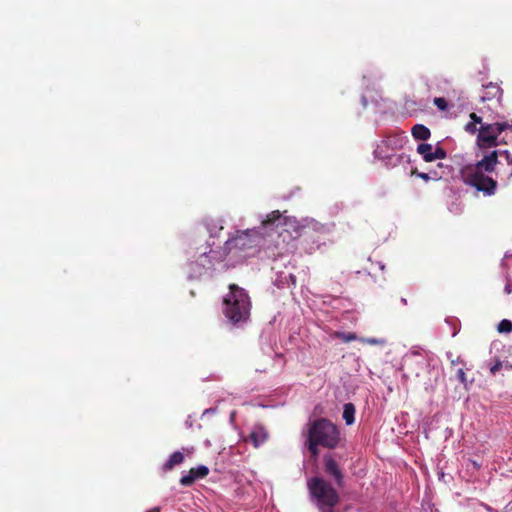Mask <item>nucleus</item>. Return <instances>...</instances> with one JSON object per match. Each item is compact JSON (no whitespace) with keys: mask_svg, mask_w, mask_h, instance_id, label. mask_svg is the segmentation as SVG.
Here are the masks:
<instances>
[{"mask_svg":"<svg viewBox=\"0 0 512 512\" xmlns=\"http://www.w3.org/2000/svg\"><path fill=\"white\" fill-rule=\"evenodd\" d=\"M289 279L293 282V285H295V282H296V279H295V276L292 275L291 273L288 275Z\"/></svg>","mask_w":512,"mask_h":512,"instance_id":"37","label":"nucleus"},{"mask_svg":"<svg viewBox=\"0 0 512 512\" xmlns=\"http://www.w3.org/2000/svg\"><path fill=\"white\" fill-rule=\"evenodd\" d=\"M407 361H411V362H414L416 364H423L425 362V358L423 357V355L417 351H412L408 356H407Z\"/></svg>","mask_w":512,"mask_h":512,"instance_id":"21","label":"nucleus"},{"mask_svg":"<svg viewBox=\"0 0 512 512\" xmlns=\"http://www.w3.org/2000/svg\"><path fill=\"white\" fill-rule=\"evenodd\" d=\"M504 291H505V293H507V294H510V293L512 292V288H511V285H510V283H509V282L505 285V287H504Z\"/></svg>","mask_w":512,"mask_h":512,"instance_id":"32","label":"nucleus"},{"mask_svg":"<svg viewBox=\"0 0 512 512\" xmlns=\"http://www.w3.org/2000/svg\"><path fill=\"white\" fill-rule=\"evenodd\" d=\"M206 226L211 237L218 236L219 232L223 229V226L217 221H210Z\"/></svg>","mask_w":512,"mask_h":512,"instance_id":"17","label":"nucleus"},{"mask_svg":"<svg viewBox=\"0 0 512 512\" xmlns=\"http://www.w3.org/2000/svg\"><path fill=\"white\" fill-rule=\"evenodd\" d=\"M456 376H457L458 381L461 384H463L464 388L465 389H469V386H470L471 383L468 382L467 377H466V373H465L463 368H459L457 370Z\"/></svg>","mask_w":512,"mask_h":512,"instance_id":"22","label":"nucleus"},{"mask_svg":"<svg viewBox=\"0 0 512 512\" xmlns=\"http://www.w3.org/2000/svg\"><path fill=\"white\" fill-rule=\"evenodd\" d=\"M147 512H160V508L159 507H154V508H152L151 510H149Z\"/></svg>","mask_w":512,"mask_h":512,"instance_id":"39","label":"nucleus"},{"mask_svg":"<svg viewBox=\"0 0 512 512\" xmlns=\"http://www.w3.org/2000/svg\"><path fill=\"white\" fill-rule=\"evenodd\" d=\"M361 103H362V106H363L364 108H366V107L368 106V101H367V98H366V96H365V95H362V97H361Z\"/></svg>","mask_w":512,"mask_h":512,"instance_id":"30","label":"nucleus"},{"mask_svg":"<svg viewBox=\"0 0 512 512\" xmlns=\"http://www.w3.org/2000/svg\"><path fill=\"white\" fill-rule=\"evenodd\" d=\"M401 303L406 305L407 304V300L405 298H401Z\"/></svg>","mask_w":512,"mask_h":512,"instance_id":"40","label":"nucleus"},{"mask_svg":"<svg viewBox=\"0 0 512 512\" xmlns=\"http://www.w3.org/2000/svg\"><path fill=\"white\" fill-rule=\"evenodd\" d=\"M412 136L416 140L425 141L430 138L431 132L428 127L422 124H416L411 130Z\"/></svg>","mask_w":512,"mask_h":512,"instance_id":"13","label":"nucleus"},{"mask_svg":"<svg viewBox=\"0 0 512 512\" xmlns=\"http://www.w3.org/2000/svg\"><path fill=\"white\" fill-rule=\"evenodd\" d=\"M342 417L346 425H352L355 421V407L352 403H346L343 406Z\"/></svg>","mask_w":512,"mask_h":512,"instance_id":"16","label":"nucleus"},{"mask_svg":"<svg viewBox=\"0 0 512 512\" xmlns=\"http://www.w3.org/2000/svg\"><path fill=\"white\" fill-rule=\"evenodd\" d=\"M276 282H277L278 286H282L283 287L284 285H286V280L284 281L282 279H277Z\"/></svg>","mask_w":512,"mask_h":512,"instance_id":"34","label":"nucleus"},{"mask_svg":"<svg viewBox=\"0 0 512 512\" xmlns=\"http://www.w3.org/2000/svg\"><path fill=\"white\" fill-rule=\"evenodd\" d=\"M446 357L450 360V363L452 365H456V364L462 363L461 358L459 356L454 358L453 353L450 352V351L446 352Z\"/></svg>","mask_w":512,"mask_h":512,"instance_id":"27","label":"nucleus"},{"mask_svg":"<svg viewBox=\"0 0 512 512\" xmlns=\"http://www.w3.org/2000/svg\"><path fill=\"white\" fill-rule=\"evenodd\" d=\"M509 128V122H496L482 124L477 135V143L480 147H493L497 145L498 136Z\"/></svg>","mask_w":512,"mask_h":512,"instance_id":"8","label":"nucleus"},{"mask_svg":"<svg viewBox=\"0 0 512 512\" xmlns=\"http://www.w3.org/2000/svg\"><path fill=\"white\" fill-rule=\"evenodd\" d=\"M286 226H292V220L278 210L272 211L262 219L260 227L237 231L229 237L220 255L222 259L229 254L246 258L257 252L261 259L276 261L287 258L294 251L295 244Z\"/></svg>","mask_w":512,"mask_h":512,"instance_id":"1","label":"nucleus"},{"mask_svg":"<svg viewBox=\"0 0 512 512\" xmlns=\"http://www.w3.org/2000/svg\"><path fill=\"white\" fill-rule=\"evenodd\" d=\"M267 432L262 426H255L250 433V439L255 447H259L267 440Z\"/></svg>","mask_w":512,"mask_h":512,"instance_id":"12","label":"nucleus"},{"mask_svg":"<svg viewBox=\"0 0 512 512\" xmlns=\"http://www.w3.org/2000/svg\"><path fill=\"white\" fill-rule=\"evenodd\" d=\"M470 118H471L470 122H475L476 125L481 123V117L477 116L475 113H472L470 115Z\"/></svg>","mask_w":512,"mask_h":512,"instance_id":"28","label":"nucleus"},{"mask_svg":"<svg viewBox=\"0 0 512 512\" xmlns=\"http://www.w3.org/2000/svg\"><path fill=\"white\" fill-rule=\"evenodd\" d=\"M502 96V89L493 83H488L484 86V93L480 96L483 102L494 98L500 99Z\"/></svg>","mask_w":512,"mask_h":512,"instance_id":"11","label":"nucleus"},{"mask_svg":"<svg viewBox=\"0 0 512 512\" xmlns=\"http://www.w3.org/2000/svg\"><path fill=\"white\" fill-rule=\"evenodd\" d=\"M340 338L347 343L358 339L356 334L352 332L341 333Z\"/></svg>","mask_w":512,"mask_h":512,"instance_id":"25","label":"nucleus"},{"mask_svg":"<svg viewBox=\"0 0 512 512\" xmlns=\"http://www.w3.org/2000/svg\"><path fill=\"white\" fill-rule=\"evenodd\" d=\"M446 151L441 147H433L432 157L433 161L438 159H444L446 158Z\"/></svg>","mask_w":512,"mask_h":512,"instance_id":"23","label":"nucleus"},{"mask_svg":"<svg viewBox=\"0 0 512 512\" xmlns=\"http://www.w3.org/2000/svg\"><path fill=\"white\" fill-rule=\"evenodd\" d=\"M304 221L306 224L303 227H309V228H312L314 231H318V232L326 230V227L324 225L318 223L314 219L306 218V219H304Z\"/></svg>","mask_w":512,"mask_h":512,"instance_id":"18","label":"nucleus"},{"mask_svg":"<svg viewBox=\"0 0 512 512\" xmlns=\"http://www.w3.org/2000/svg\"><path fill=\"white\" fill-rule=\"evenodd\" d=\"M384 267H385V266H384V264L379 263V268H380L381 270H384Z\"/></svg>","mask_w":512,"mask_h":512,"instance_id":"41","label":"nucleus"},{"mask_svg":"<svg viewBox=\"0 0 512 512\" xmlns=\"http://www.w3.org/2000/svg\"><path fill=\"white\" fill-rule=\"evenodd\" d=\"M457 333H458V329L454 326V327H453V331H452V333H451V334H452V336L454 337V336H456V335H457Z\"/></svg>","mask_w":512,"mask_h":512,"instance_id":"38","label":"nucleus"},{"mask_svg":"<svg viewBox=\"0 0 512 512\" xmlns=\"http://www.w3.org/2000/svg\"><path fill=\"white\" fill-rule=\"evenodd\" d=\"M359 341H361L362 343L369 344V345H380V346H384L387 343L386 339H384V338H374V337L360 338Z\"/></svg>","mask_w":512,"mask_h":512,"instance_id":"20","label":"nucleus"},{"mask_svg":"<svg viewBox=\"0 0 512 512\" xmlns=\"http://www.w3.org/2000/svg\"><path fill=\"white\" fill-rule=\"evenodd\" d=\"M323 462L325 473L333 477L338 486H342L343 473L334 458L330 454H327L324 456Z\"/></svg>","mask_w":512,"mask_h":512,"instance_id":"9","label":"nucleus"},{"mask_svg":"<svg viewBox=\"0 0 512 512\" xmlns=\"http://www.w3.org/2000/svg\"><path fill=\"white\" fill-rule=\"evenodd\" d=\"M509 128H512V122H511V123H509Z\"/></svg>","mask_w":512,"mask_h":512,"instance_id":"44","label":"nucleus"},{"mask_svg":"<svg viewBox=\"0 0 512 512\" xmlns=\"http://www.w3.org/2000/svg\"><path fill=\"white\" fill-rule=\"evenodd\" d=\"M250 309V297L246 290L236 284L229 285V292L223 299V314L227 321L235 326L247 322Z\"/></svg>","mask_w":512,"mask_h":512,"instance_id":"3","label":"nucleus"},{"mask_svg":"<svg viewBox=\"0 0 512 512\" xmlns=\"http://www.w3.org/2000/svg\"><path fill=\"white\" fill-rule=\"evenodd\" d=\"M190 418H191V417H188V419L185 421V425H186V427H188V428L192 427V421H191V419H190Z\"/></svg>","mask_w":512,"mask_h":512,"instance_id":"36","label":"nucleus"},{"mask_svg":"<svg viewBox=\"0 0 512 512\" xmlns=\"http://www.w3.org/2000/svg\"><path fill=\"white\" fill-rule=\"evenodd\" d=\"M408 142V137L404 132H395L389 134L387 137L377 143L373 155L374 158L381 161V163L387 168H394L403 163L409 164L410 157L405 153L400 154H389V150L398 151L404 147Z\"/></svg>","mask_w":512,"mask_h":512,"instance_id":"5","label":"nucleus"},{"mask_svg":"<svg viewBox=\"0 0 512 512\" xmlns=\"http://www.w3.org/2000/svg\"><path fill=\"white\" fill-rule=\"evenodd\" d=\"M340 441V433L336 425L325 418L310 423L307 431L308 450L313 457L318 456V446L333 449Z\"/></svg>","mask_w":512,"mask_h":512,"instance_id":"4","label":"nucleus"},{"mask_svg":"<svg viewBox=\"0 0 512 512\" xmlns=\"http://www.w3.org/2000/svg\"><path fill=\"white\" fill-rule=\"evenodd\" d=\"M307 488L311 501L321 512H333L339 496L328 482L320 477H311L307 480Z\"/></svg>","mask_w":512,"mask_h":512,"instance_id":"6","label":"nucleus"},{"mask_svg":"<svg viewBox=\"0 0 512 512\" xmlns=\"http://www.w3.org/2000/svg\"><path fill=\"white\" fill-rule=\"evenodd\" d=\"M209 468L205 465H198L195 468H191L190 471L180 478V484L182 486H191L197 479L204 478L208 475Z\"/></svg>","mask_w":512,"mask_h":512,"instance_id":"10","label":"nucleus"},{"mask_svg":"<svg viewBox=\"0 0 512 512\" xmlns=\"http://www.w3.org/2000/svg\"><path fill=\"white\" fill-rule=\"evenodd\" d=\"M388 152H389V154H398V153H397V151H391V150H389Z\"/></svg>","mask_w":512,"mask_h":512,"instance_id":"42","label":"nucleus"},{"mask_svg":"<svg viewBox=\"0 0 512 512\" xmlns=\"http://www.w3.org/2000/svg\"><path fill=\"white\" fill-rule=\"evenodd\" d=\"M465 131L470 133V134H474L477 131L479 132V129L477 128V125L475 124V122H468L465 125Z\"/></svg>","mask_w":512,"mask_h":512,"instance_id":"26","label":"nucleus"},{"mask_svg":"<svg viewBox=\"0 0 512 512\" xmlns=\"http://www.w3.org/2000/svg\"><path fill=\"white\" fill-rule=\"evenodd\" d=\"M184 461V454L181 451L173 452L168 460L164 463L163 469L165 471L171 470L174 466L181 464Z\"/></svg>","mask_w":512,"mask_h":512,"instance_id":"14","label":"nucleus"},{"mask_svg":"<svg viewBox=\"0 0 512 512\" xmlns=\"http://www.w3.org/2000/svg\"><path fill=\"white\" fill-rule=\"evenodd\" d=\"M417 153L420 154L425 162H432L433 146L428 143H420L417 146Z\"/></svg>","mask_w":512,"mask_h":512,"instance_id":"15","label":"nucleus"},{"mask_svg":"<svg viewBox=\"0 0 512 512\" xmlns=\"http://www.w3.org/2000/svg\"><path fill=\"white\" fill-rule=\"evenodd\" d=\"M470 463L474 469H479L481 467V464L475 460H471Z\"/></svg>","mask_w":512,"mask_h":512,"instance_id":"31","label":"nucleus"},{"mask_svg":"<svg viewBox=\"0 0 512 512\" xmlns=\"http://www.w3.org/2000/svg\"><path fill=\"white\" fill-rule=\"evenodd\" d=\"M222 261L220 251L213 250L202 252L197 260L187 264V278L189 280H199L210 274L215 263Z\"/></svg>","mask_w":512,"mask_h":512,"instance_id":"7","label":"nucleus"},{"mask_svg":"<svg viewBox=\"0 0 512 512\" xmlns=\"http://www.w3.org/2000/svg\"><path fill=\"white\" fill-rule=\"evenodd\" d=\"M418 177H420L423 180H429L430 179L429 175L427 173H423V172L419 173Z\"/></svg>","mask_w":512,"mask_h":512,"instance_id":"33","label":"nucleus"},{"mask_svg":"<svg viewBox=\"0 0 512 512\" xmlns=\"http://www.w3.org/2000/svg\"><path fill=\"white\" fill-rule=\"evenodd\" d=\"M214 412H215V409H212V408L206 409V410L203 412V416H204V415H206V414L214 413Z\"/></svg>","mask_w":512,"mask_h":512,"instance_id":"35","label":"nucleus"},{"mask_svg":"<svg viewBox=\"0 0 512 512\" xmlns=\"http://www.w3.org/2000/svg\"><path fill=\"white\" fill-rule=\"evenodd\" d=\"M434 104L439 110H446L448 107L447 101L442 97H436Z\"/></svg>","mask_w":512,"mask_h":512,"instance_id":"24","label":"nucleus"},{"mask_svg":"<svg viewBox=\"0 0 512 512\" xmlns=\"http://www.w3.org/2000/svg\"><path fill=\"white\" fill-rule=\"evenodd\" d=\"M276 274H279V276H278L279 278L282 277V272L276 271Z\"/></svg>","mask_w":512,"mask_h":512,"instance_id":"43","label":"nucleus"},{"mask_svg":"<svg viewBox=\"0 0 512 512\" xmlns=\"http://www.w3.org/2000/svg\"><path fill=\"white\" fill-rule=\"evenodd\" d=\"M501 367V363L500 362H497L495 365H493L490 370L491 372L494 374L496 371H498Z\"/></svg>","mask_w":512,"mask_h":512,"instance_id":"29","label":"nucleus"},{"mask_svg":"<svg viewBox=\"0 0 512 512\" xmlns=\"http://www.w3.org/2000/svg\"><path fill=\"white\" fill-rule=\"evenodd\" d=\"M495 172L500 183L507 185L512 179V155L508 150H493L474 165L462 170V177L467 185L476 188L487 196L494 195L497 181L488 173Z\"/></svg>","mask_w":512,"mask_h":512,"instance_id":"2","label":"nucleus"},{"mask_svg":"<svg viewBox=\"0 0 512 512\" xmlns=\"http://www.w3.org/2000/svg\"><path fill=\"white\" fill-rule=\"evenodd\" d=\"M497 330L499 333L511 332L512 331V322L508 319L501 320L497 326Z\"/></svg>","mask_w":512,"mask_h":512,"instance_id":"19","label":"nucleus"}]
</instances>
